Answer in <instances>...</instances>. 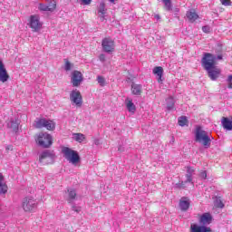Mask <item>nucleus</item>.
Returning a JSON list of instances; mask_svg holds the SVG:
<instances>
[{"label":"nucleus","mask_w":232,"mask_h":232,"mask_svg":"<svg viewBox=\"0 0 232 232\" xmlns=\"http://www.w3.org/2000/svg\"><path fill=\"white\" fill-rule=\"evenodd\" d=\"M211 222H213V216H211V213L206 212L199 217V224L201 226L191 224L190 232H213L211 227H206L209 226Z\"/></svg>","instance_id":"nucleus-1"},{"label":"nucleus","mask_w":232,"mask_h":232,"mask_svg":"<svg viewBox=\"0 0 232 232\" xmlns=\"http://www.w3.org/2000/svg\"><path fill=\"white\" fill-rule=\"evenodd\" d=\"M39 202L33 196H25L22 199L21 207L24 213H34V211L38 208Z\"/></svg>","instance_id":"nucleus-2"},{"label":"nucleus","mask_w":232,"mask_h":232,"mask_svg":"<svg viewBox=\"0 0 232 232\" xmlns=\"http://www.w3.org/2000/svg\"><path fill=\"white\" fill-rule=\"evenodd\" d=\"M195 141L202 144L205 148H209L211 146V138H209L208 132L203 130L200 126L196 127Z\"/></svg>","instance_id":"nucleus-3"},{"label":"nucleus","mask_w":232,"mask_h":232,"mask_svg":"<svg viewBox=\"0 0 232 232\" xmlns=\"http://www.w3.org/2000/svg\"><path fill=\"white\" fill-rule=\"evenodd\" d=\"M62 153H63V157L74 166L81 162V156H79V152L77 150H73L68 147H63L62 149Z\"/></svg>","instance_id":"nucleus-4"},{"label":"nucleus","mask_w":232,"mask_h":232,"mask_svg":"<svg viewBox=\"0 0 232 232\" xmlns=\"http://www.w3.org/2000/svg\"><path fill=\"white\" fill-rule=\"evenodd\" d=\"M201 66L204 68V70H209V68L217 66V56L211 54L210 53H205L201 59Z\"/></svg>","instance_id":"nucleus-5"},{"label":"nucleus","mask_w":232,"mask_h":232,"mask_svg":"<svg viewBox=\"0 0 232 232\" xmlns=\"http://www.w3.org/2000/svg\"><path fill=\"white\" fill-rule=\"evenodd\" d=\"M36 142L38 146H41L42 148H50L52 144H53V139L52 138V135L48 133H40L36 139Z\"/></svg>","instance_id":"nucleus-6"},{"label":"nucleus","mask_w":232,"mask_h":232,"mask_svg":"<svg viewBox=\"0 0 232 232\" xmlns=\"http://www.w3.org/2000/svg\"><path fill=\"white\" fill-rule=\"evenodd\" d=\"M34 127L38 130L46 128L49 131H53V130H55V122H53L52 120L41 118L35 121Z\"/></svg>","instance_id":"nucleus-7"},{"label":"nucleus","mask_w":232,"mask_h":232,"mask_svg":"<svg viewBox=\"0 0 232 232\" xmlns=\"http://www.w3.org/2000/svg\"><path fill=\"white\" fill-rule=\"evenodd\" d=\"M102 47L103 49V52H106L107 53H111L115 52V41H113L111 37H105L102 41Z\"/></svg>","instance_id":"nucleus-8"},{"label":"nucleus","mask_w":232,"mask_h":232,"mask_svg":"<svg viewBox=\"0 0 232 232\" xmlns=\"http://www.w3.org/2000/svg\"><path fill=\"white\" fill-rule=\"evenodd\" d=\"M70 101L72 104H75L77 108H81V106H82V94H81L80 91L73 90L70 93Z\"/></svg>","instance_id":"nucleus-9"},{"label":"nucleus","mask_w":232,"mask_h":232,"mask_svg":"<svg viewBox=\"0 0 232 232\" xmlns=\"http://www.w3.org/2000/svg\"><path fill=\"white\" fill-rule=\"evenodd\" d=\"M29 26L32 32H39V30L43 28V24H41V21L39 20V15L34 14L30 16Z\"/></svg>","instance_id":"nucleus-10"},{"label":"nucleus","mask_w":232,"mask_h":232,"mask_svg":"<svg viewBox=\"0 0 232 232\" xmlns=\"http://www.w3.org/2000/svg\"><path fill=\"white\" fill-rule=\"evenodd\" d=\"M186 169H187V174H186L187 180L185 182L182 181L181 183L177 184L178 188H186L184 184L188 182H193V175H195V168L188 166L186 167Z\"/></svg>","instance_id":"nucleus-11"},{"label":"nucleus","mask_w":232,"mask_h":232,"mask_svg":"<svg viewBox=\"0 0 232 232\" xmlns=\"http://www.w3.org/2000/svg\"><path fill=\"white\" fill-rule=\"evenodd\" d=\"M83 77L82 72L79 71H73L71 82L74 88H78V86H81V82H82Z\"/></svg>","instance_id":"nucleus-12"},{"label":"nucleus","mask_w":232,"mask_h":232,"mask_svg":"<svg viewBox=\"0 0 232 232\" xmlns=\"http://www.w3.org/2000/svg\"><path fill=\"white\" fill-rule=\"evenodd\" d=\"M205 70L206 72H208V77L211 81H217V79L220 77V73H222V71L216 65L214 67Z\"/></svg>","instance_id":"nucleus-13"},{"label":"nucleus","mask_w":232,"mask_h":232,"mask_svg":"<svg viewBox=\"0 0 232 232\" xmlns=\"http://www.w3.org/2000/svg\"><path fill=\"white\" fill-rule=\"evenodd\" d=\"M9 79L10 74H8L6 68H5V63H3V62L0 61V82H6Z\"/></svg>","instance_id":"nucleus-14"},{"label":"nucleus","mask_w":232,"mask_h":232,"mask_svg":"<svg viewBox=\"0 0 232 232\" xmlns=\"http://www.w3.org/2000/svg\"><path fill=\"white\" fill-rule=\"evenodd\" d=\"M152 73L157 76V81L160 84H162L164 82V80L162 79V75L164 74V69L160 66H156L152 70Z\"/></svg>","instance_id":"nucleus-15"},{"label":"nucleus","mask_w":232,"mask_h":232,"mask_svg":"<svg viewBox=\"0 0 232 232\" xmlns=\"http://www.w3.org/2000/svg\"><path fill=\"white\" fill-rule=\"evenodd\" d=\"M186 17L189 21V23H195V21L198 19V14H197V11H195V9H191L187 11Z\"/></svg>","instance_id":"nucleus-16"},{"label":"nucleus","mask_w":232,"mask_h":232,"mask_svg":"<svg viewBox=\"0 0 232 232\" xmlns=\"http://www.w3.org/2000/svg\"><path fill=\"white\" fill-rule=\"evenodd\" d=\"M130 92H131L132 95H137V96L142 95V85L137 84V83H132Z\"/></svg>","instance_id":"nucleus-17"},{"label":"nucleus","mask_w":232,"mask_h":232,"mask_svg":"<svg viewBox=\"0 0 232 232\" xmlns=\"http://www.w3.org/2000/svg\"><path fill=\"white\" fill-rule=\"evenodd\" d=\"M221 124L224 128V130H227L228 131H231L232 130V121L228 118L223 117L221 119Z\"/></svg>","instance_id":"nucleus-18"},{"label":"nucleus","mask_w":232,"mask_h":232,"mask_svg":"<svg viewBox=\"0 0 232 232\" xmlns=\"http://www.w3.org/2000/svg\"><path fill=\"white\" fill-rule=\"evenodd\" d=\"M179 208L181 211H188L189 209V199L188 198H182L179 200Z\"/></svg>","instance_id":"nucleus-19"},{"label":"nucleus","mask_w":232,"mask_h":232,"mask_svg":"<svg viewBox=\"0 0 232 232\" xmlns=\"http://www.w3.org/2000/svg\"><path fill=\"white\" fill-rule=\"evenodd\" d=\"M68 198H66L67 202H72V200H75V197H77V192L73 188L67 189Z\"/></svg>","instance_id":"nucleus-20"},{"label":"nucleus","mask_w":232,"mask_h":232,"mask_svg":"<svg viewBox=\"0 0 232 232\" xmlns=\"http://www.w3.org/2000/svg\"><path fill=\"white\" fill-rule=\"evenodd\" d=\"M98 14L102 21H104V15L106 14V4L101 3L98 10Z\"/></svg>","instance_id":"nucleus-21"},{"label":"nucleus","mask_w":232,"mask_h":232,"mask_svg":"<svg viewBox=\"0 0 232 232\" xmlns=\"http://www.w3.org/2000/svg\"><path fill=\"white\" fill-rule=\"evenodd\" d=\"M52 158H53V153H52V151H50V150H44L40 155L39 160H40V162H43V160H44V159H52Z\"/></svg>","instance_id":"nucleus-22"},{"label":"nucleus","mask_w":232,"mask_h":232,"mask_svg":"<svg viewBox=\"0 0 232 232\" xmlns=\"http://www.w3.org/2000/svg\"><path fill=\"white\" fill-rule=\"evenodd\" d=\"M178 124L179 126H181V128H184V126H188L189 124V121H188V117L181 116L178 119Z\"/></svg>","instance_id":"nucleus-23"},{"label":"nucleus","mask_w":232,"mask_h":232,"mask_svg":"<svg viewBox=\"0 0 232 232\" xmlns=\"http://www.w3.org/2000/svg\"><path fill=\"white\" fill-rule=\"evenodd\" d=\"M74 140L76 142H83V140H86V136L82 133H74L73 134Z\"/></svg>","instance_id":"nucleus-24"},{"label":"nucleus","mask_w":232,"mask_h":232,"mask_svg":"<svg viewBox=\"0 0 232 232\" xmlns=\"http://www.w3.org/2000/svg\"><path fill=\"white\" fill-rule=\"evenodd\" d=\"M48 12H55L57 9V2L55 0H53L49 3L47 5Z\"/></svg>","instance_id":"nucleus-25"},{"label":"nucleus","mask_w":232,"mask_h":232,"mask_svg":"<svg viewBox=\"0 0 232 232\" xmlns=\"http://www.w3.org/2000/svg\"><path fill=\"white\" fill-rule=\"evenodd\" d=\"M168 104H167V110H169V111H171V110H175V102L173 101V97H169L168 98Z\"/></svg>","instance_id":"nucleus-26"},{"label":"nucleus","mask_w":232,"mask_h":232,"mask_svg":"<svg viewBox=\"0 0 232 232\" xmlns=\"http://www.w3.org/2000/svg\"><path fill=\"white\" fill-rule=\"evenodd\" d=\"M126 106L129 111H131L132 113L135 112V104L133 103V101L127 100Z\"/></svg>","instance_id":"nucleus-27"},{"label":"nucleus","mask_w":232,"mask_h":232,"mask_svg":"<svg viewBox=\"0 0 232 232\" xmlns=\"http://www.w3.org/2000/svg\"><path fill=\"white\" fill-rule=\"evenodd\" d=\"M7 192H8V186L6 185V183L5 182L0 183V195H6Z\"/></svg>","instance_id":"nucleus-28"},{"label":"nucleus","mask_w":232,"mask_h":232,"mask_svg":"<svg viewBox=\"0 0 232 232\" xmlns=\"http://www.w3.org/2000/svg\"><path fill=\"white\" fill-rule=\"evenodd\" d=\"M165 5V10L169 12L171 10V0H162Z\"/></svg>","instance_id":"nucleus-29"},{"label":"nucleus","mask_w":232,"mask_h":232,"mask_svg":"<svg viewBox=\"0 0 232 232\" xmlns=\"http://www.w3.org/2000/svg\"><path fill=\"white\" fill-rule=\"evenodd\" d=\"M64 70L66 72H70V70H72V63H70V61L68 59H64Z\"/></svg>","instance_id":"nucleus-30"},{"label":"nucleus","mask_w":232,"mask_h":232,"mask_svg":"<svg viewBox=\"0 0 232 232\" xmlns=\"http://www.w3.org/2000/svg\"><path fill=\"white\" fill-rule=\"evenodd\" d=\"M97 82H98V84H100V86H102V87L106 86V80L104 79V77L98 76Z\"/></svg>","instance_id":"nucleus-31"},{"label":"nucleus","mask_w":232,"mask_h":232,"mask_svg":"<svg viewBox=\"0 0 232 232\" xmlns=\"http://www.w3.org/2000/svg\"><path fill=\"white\" fill-rule=\"evenodd\" d=\"M215 207L219 209H222V208H224V202H222V199H220V198L216 199Z\"/></svg>","instance_id":"nucleus-32"},{"label":"nucleus","mask_w":232,"mask_h":232,"mask_svg":"<svg viewBox=\"0 0 232 232\" xmlns=\"http://www.w3.org/2000/svg\"><path fill=\"white\" fill-rule=\"evenodd\" d=\"M39 10L41 12H48V5L44 4H39Z\"/></svg>","instance_id":"nucleus-33"},{"label":"nucleus","mask_w":232,"mask_h":232,"mask_svg":"<svg viewBox=\"0 0 232 232\" xmlns=\"http://www.w3.org/2000/svg\"><path fill=\"white\" fill-rule=\"evenodd\" d=\"M11 128L14 131H17V130H19V124H17V122L11 121Z\"/></svg>","instance_id":"nucleus-34"},{"label":"nucleus","mask_w":232,"mask_h":232,"mask_svg":"<svg viewBox=\"0 0 232 232\" xmlns=\"http://www.w3.org/2000/svg\"><path fill=\"white\" fill-rule=\"evenodd\" d=\"M199 177L200 179H202L203 180H206V179H208V172L206 170H202L199 173Z\"/></svg>","instance_id":"nucleus-35"},{"label":"nucleus","mask_w":232,"mask_h":232,"mask_svg":"<svg viewBox=\"0 0 232 232\" xmlns=\"http://www.w3.org/2000/svg\"><path fill=\"white\" fill-rule=\"evenodd\" d=\"M220 3L223 6H231V0H220Z\"/></svg>","instance_id":"nucleus-36"},{"label":"nucleus","mask_w":232,"mask_h":232,"mask_svg":"<svg viewBox=\"0 0 232 232\" xmlns=\"http://www.w3.org/2000/svg\"><path fill=\"white\" fill-rule=\"evenodd\" d=\"M227 83H228L227 88H229V90H232V74L228 76Z\"/></svg>","instance_id":"nucleus-37"},{"label":"nucleus","mask_w":232,"mask_h":232,"mask_svg":"<svg viewBox=\"0 0 232 232\" xmlns=\"http://www.w3.org/2000/svg\"><path fill=\"white\" fill-rule=\"evenodd\" d=\"M83 5H92V0H81Z\"/></svg>","instance_id":"nucleus-38"},{"label":"nucleus","mask_w":232,"mask_h":232,"mask_svg":"<svg viewBox=\"0 0 232 232\" xmlns=\"http://www.w3.org/2000/svg\"><path fill=\"white\" fill-rule=\"evenodd\" d=\"M202 30H203V32H205V34H208V33H209V26H203Z\"/></svg>","instance_id":"nucleus-39"},{"label":"nucleus","mask_w":232,"mask_h":232,"mask_svg":"<svg viewBox=\"0 0 232 232\" xmlns=\"http://www.w3.org/2000/svg\"><path fill=\"white\" fill-rule=\"evenodd\" d=\"M99 59L102 61V63H104V61H106V56L104 54H101Z\"/></svg>","instance_id":"nucleus-40"},{"label":"nucleus","mask_w":232,"mask_h":232,"mask_svg":"<svg viewBox=\"0 0 232 232\" xmlns=\"http://www.w3.org/2000/svg\"><path fill=\"white\" fill-rule=\"evenodd\" d=\"M3 180H5V176L0 172V184L3 183Z\"/></svg>","instance_id":"nucleus-41"},{"label":"nucleus","mask_w":232,"mask_h":232,"mask_svg":"<svg viewBox=\"0 0 232 232\" xmlns=\"http://www.w3.org/2000/svg\"><path fill=\"white\" fill-rule=\"evenodd\" d=\"M217 59H218L219 61H222V54H218Z\"/></svg>","instance_id":"nucleus-42"},{"label":"nucleus","mask_w":232,"mask_h":232,"mask_svg":"<svg viewBox=\"0 0 232 232\" xmlns=\"http://www.w3.org/2000/svg\"><path fill=\"white\" fill-rule=\"evenodd\" d=\"M154 17H155V19H160V15H159V14H155Z\"/></svg>","instance_id":"nucleus-43"},{"label":"nucleus","mask_w":232,"mask_h":232,"mask_svg":"<svg viewBox=\"0 0 232 232\" xmlns=\"http://www.w3.org/2000/svg\"><path fill=\"white\" fill-rule=\"evenodd\" d=\"M110 2H111V3H115V0H109Z\"/></svg>","instance_id":"nucleus-44"}]
</instances>
